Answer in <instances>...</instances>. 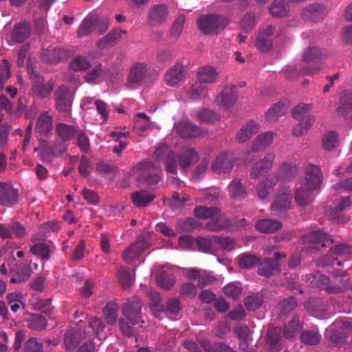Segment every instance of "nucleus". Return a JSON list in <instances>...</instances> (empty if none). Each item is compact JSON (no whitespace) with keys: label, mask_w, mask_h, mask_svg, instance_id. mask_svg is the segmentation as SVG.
<instances>
[{"label":"nucleus","mask_w":352,"mask_h":352,"mask_svg":"<svg viewBox=\"0 0 352 352\" xmlns=\"http://www.w3.org/2000/svg\"><path fill=\"white\" fill-rule=\"evenodd\" d=\"M215 241L225 250H231L235 247L234 241L229 237H217Z\"/></svg>","instance_id":"69168bd1"},{"label":"nucleus","mask_w":352,"mask_h":352,"mask_svg":"<svg viewBox=\"0 0 352 352\" xmlns=\"http://www.w3.org/2000/svg\"><path fill=\"white\" fill-rule=\"evenodd\" d=\"M7 300L12 311L16 312L25 307V298L19 292H12L8 294Z\"/></svg>","instance_id":"cd10ccee"},{"label":"nucleus","mask_w":352,"mask_h":352,"mask_svg":"<svg viewBox=\"0 0 352 352\" xmlns=\"http://www.w3.org/2000/svg\"><path fill=\"white\" fill-rule=\"evenodd\" d=\"M42 344L36 338L29 339L25 344V352H42Z\"/></svg>","instance_id":"338daca9"},{"label":"nucleus","mask_w":352,"mask_h":352,"mask_svg":"<svg viewBox=\"0 0 352 352\" xmlns=\"http://www.w3.org/2000/svg\"><path fill=\"white\" fill-rule=\"evenodd\" d=\"M301 328L300 321L298 318H295L287 324L285 329L282 331L283 336L287 338H292Z\"/></svg>","instance_id":"f704fd0d"},{"label":"nucleus","mask_w":352,"mask_h":352,"mask_svg":"<svg viewBox=\"0 0 352 352\" xmlns=\"http://www.w3.org/2000/svg\"><path fill=\"white\" fill-rule=\"evenodd\" d=\"M52 129V118L47 113H42L36 124V129L39 133H48Z\"/></svg>","instance_id":"e433bc0d"},{"label":"nucleus","mask_w":352,"mask_h":352,"mask_svg":"<svg viewBox=\"0 0 352 352\" xmlns=\"http://www.w3.org/2000/svg\"><path fill=\"white\" fill-rule=\"evenodd\" d=\"M259 129V124L256 122L254 120L248 121L239 130L236 135V140L239 142H245L256 134Z\"/></svg>","instance_id":"dca6fc26"},{"label":"nucleus","mask_w":352,"mask_h":352,"mask_svg":"<svg viewBox=\"0 0 352 352\" xmlns=\"http://www.w3.org/2000/svg\"><path fill=\"white\" fill-rule=\"evenodd\" d=\"M285 256V254L276 253L275 254V261L272 259L265 260L262 263V268L260 269L259 274L264 276L272 275L274 271H276L278 267L277 261Z\"/></svg>","instance_id":"393cba45"},{"label":"nucleus","mask_w":352,"mask_h":352,"mask_svg":"<svg viewBox=\"0 0 352 352\" xmlns=\"http://www.w3.org/2000/svg\"><path fill=\"white\" fill-rule=\"evenodd\" d=\"M66 149V146L64 144L60 143L57 146V148H54L52 150L50 148L47 146V143L45 141H40L39 146L38 148H35L34 151L40 153V155L41 159L43 161L50 160V155H58Z\"/></svg>","instance_id":"4be33fe9"},{"label":"nucleus","mask_w":352,"mask_h":352,"mask_svg":"<svg viewBox=\"0 0 352 352\" xmlns=\"http://www.w3.org/2000/svg\"><path fill=\"white\" fill-rule=\"evenodd\" d=\"M109 25V19L108 18H100L97 14H90L80 24L78 34L80 36H83L93 29L98 34H102L108 29Z\"/></svg>","instance_id":"39448f33"},{"label":"nucleus","mask_w":352,"mask_h":352,"mask_svg":"<svg viewBox=\"0 0 352 352\" xmlns=\"http://www.w3.org/2000/svg\"><path fill=\"white\" fill-rule=\"evenodd\" d=\"M211 219L212 220L206 224L209 230L219 231L226 228L228 225V220L224 216H218L217 214L214 217Z\"/></svg>","instance_id":"72a5a7b5"},{"label":"nucleus","mask_w":352,"mask_h":352,"mask_svg":"<svg viewBox=\"0 0 352 352\" xmlns=\"http://www.w3.org/2000/svg\"><path fill=\"white\" fill-rule=\"evenodd\" d=\"M57 132L63 140H67L73 135L74 129L65 124H59L57 126Z\"/></svg>","instance_id":"052dcab7"},{"label":"nucleus","mask_w":352,"mask_h":352,"mask_svg":"<svg viewBox=\"0 0 352 352\" xmlns=\"http://www.w3.org/2000/svg\"><path fill=\"white\" fill-rule=\"evenodd\" d=\"M277 182L276 176L270 175L263 179L257 187V195L261 199H266Z\"/></svg>","instance_id":"412c9836"},{"label":"nucleus","mask_w":352,"mask_h":352,"mask_svg":"<svg viewBox=\"0 0 352 352\" xmlns=\"http://www.w3.org/2000/svg\"><path fill=\"white\" fill-rule=\"evenodd\" d=\"M185 20H186V19L184 15H179L177 18V19L175 20V21L173 23V28L171 30V35L173 37L177 38L180 36V34L182 32L183 25L185 22Z\"/></svg>","instance_id":"e2e57ef3"},{"label":"nucleus","mask_w":352,"mask_h":352,"mask_svg":"<svg viewBox=\"0 0 352 352\" xmlns=\"http://www.w3.org/2000/svg\"><path fill=\"white\" fill-rule=\"evenodd\" d=\"M292 193L289 188L280 189L272 204V210L275 215H280L286 211L291 205Z\"/></svg>","instance_id":"9d476101"},{"label":"nucleus","mask_w":352,"mask_h":352,"mask_svg":"<svg viewBox=\"0 0 352 352\" xmlns=\"http://www.w3.org/2000/svg\"><path fill=\"white\" fill-rule=\"evenodd\" d=\"M310 109L311 107L309 104L303 103L299 104L294 108L292 116L296 120L306 121V117L311 116L308 115Z\"/></svg>","instance_id":"58836bf2"},{"label":"nucleus","mask_w":352,"mask_h":352,"mask_svg":"<svg viewBox=\"0 0 352 352\" xmlns=\"http://www.w3.org/2000/svg\"><path fill=\"white\" fill-rule=\"evenodd\" d=\"M154 156L158 160H164L166 171L172 174L177 173V166L185 170L199 159V155L192 148L186 149L179 155H175L166 146L158 147L155 151Z\"/></svg>","instance_id":"f257e3e1"},{"label":"nucleus","mask_w":352,"mask_h":352,"mask_svg":"<svg viewBox=\"0 0 352 352\" xmlns=\"http://www.w3.org/2000/svg\"><path fill=\"white\" fill-rule=\"evenodd\" d=\"M232 167L230 159L226 153H221L213 161L212 168L217 173H226Z\"/></svg>","instance_id":"b1692460"},{"label":"nucleus","mask_w":352,"mask_h":352,"mask_svg":"<svg viewBox=\"0 0 352 352\" xmlns=\"http://www.w3.org/2000/svg\"><path fill=\"white\" fill-rule=\"evenodd\" d=\"M61 51L58 49L45 50L41 58L45 62L57 63L61 59Z\"/></svg>","instance_id":"c03bdc74"},{"label":"nucleus","mask_w":352,"mask_h":352,"mask_svg":"<svg viewBox=\"0 0 352 352\" xmlns=\"http://www.w3.org/2000/svg\"><path fill=\"white\" fill-rule=\"evenodd\" d=\"M151 245V239L140 238L132 245L126 249L123 253V258L126 263L132 262L145 249Z\"/></svg>","instance_id":"9b49d317"},{"label":"nucleus","mask_w":352,"mask_h":352,"mask_svg":"<svg viewBox=\"0 0 352 352\" xmlns=\"http://www.w3.org/2000/svg\"><path fill=\"white\" fill-rule=\"evenodd\" d=\"M314 122L313 116L306 117L305 120H300L298 124H296L294 128V133L296 136H300L306 132Z\"/></svg>","instance_id":"79ce46f5"},{"label":"nucleus","mask_w":352,"mask_h":352,"mask_svg":"<svg viewBox=\"0 0 352 352\" xmlns=\"http://www.w3.org/2000/svg\"><path fill=\"white\" fill-rule=\"evenodd\" d=\"M287 106L283 102H279L278 104L272 106L267 113H266V117L269 120H273L278 116H280L285 113L287 111Z\"/></svg>","instance_id":"a19ab883"},{"label":"nucleus","mask_w":352,"mask_h":352,"mask_svg":"<svg viewBox=\"0 0 352 352\" xmlns=\"http://www.w3.org/2000/svg\"><path fill=\"white\" fill-rule=\"evenodd\" d=\"M223 289L225 294L232 298L238 297L241 293V288L239 283L228 284Z\"/></svg>","instance_id":"6e6d98bb"},{"label":"nucleus","mask_w":352,"mask_h":352,"mask_svg":"<svg viewBox=\"0 0 352 352\" xmlns=\"http://www.w3.org/2000/svg\"><path fill=\"white\" fill-rule=\"evenodd\" d=\"M195 226V221L193 219L189 218L179 221L177 225V228L180 232H190Z\"/></svg>","instance_id":"0e129e2a"},{"label":"nucleus","mask_w":352,"mask_h":352,"mask_svg":"<svg viewBox=\"0 0 352 352\" xmlns=\"http://www.w3.org/2000/svg\"><path fill=\"white\" fill-rule=\"evenodd\" d=\"M322 185V173L319 167L314 165L307 166L305 175L300 181L296 189L295 199L298 205L306 206L313 199L312 194Z\"/></svg>","instance_id":"f03ea898"},{"label":"nucleus","mask_w":352,"mask_h":352,"mask_svg":"<svg viewBox=\"0 0 352 352\" xmlns=\"http://www.w3.org/2000/svg\"><path fill=\"white\" fill-rule=\"evenodd\" d=\"M148 74V67L147 65L142 62H136L132 65L130 68L128 82L131 88H135L139 85L147 76Z\"/></svg>","instance_id":"1a4fd4ad"},{"label":"nucleus","mask_w":352,"mask_h":352,"mask_svg":"<svg viewBox=\"0 0 352 352\" xmlns=\"http://www.w3.org/2000/svg\"><path fill=\"white\" fill-rule=\"evenodd\" d=\"M320 336L317 332L305 331L300 336V340L307 344H315L319 342Z\"/></svg>","instance_id":"bf43d9fd"},{"label":"nucleus","mask_w":352,"mask_h":352,"mask_svg":"<svg viewBox=\"0 0 352 352\" xmlns=\"http://www.w3.org/2000/svg\"><path fill=\"white\" fill-rule=\"evenodd\" d=\"M32 254L42 258H48L50 257L49 248L43 243H38L31 248Z\"/></svg>","instance_id":"3c124183"},{"label":"nucleus","mask_w":352,"mask_h":352,"mask_svg":"<svg viewBox=\"0 0 352 352\" xmlns=\"http://www.w3.org/2000/svg\"><path fill=\"white\" fill-rule=\"evenodd\" d=\"M56 101L59 110L68 111L71 107L72 95L67 88L61 87L56 93Z\"/></svg>","instance_id":"aec40b11"},{"label":"nucleus","mask_w":352,"mask_h":352,"mask_svg":"<svg viewBox=\"0 0 352 352\" xmlns=\"http://www.w3.org/2000/svg\"><path fill=\"white\" fill-rule=\"evenodd\" d=\"M168 16V10L164 5L153 6L148 14V23L152 26H155L164 23Z\"/></svg>","instance_id":"a211bd4d"},{"label":"nucleus","mask_w":352,"mask_h":352,"mask_svg":"<svg viewBox=\"0 0 352 352\" xmlns=\"http://www.w3.org/2000/svg\"><path fill=\"white\" fill-rule=\"evenodd\" d=\"M177 133L184 138H195L203 135V131L189 120H184L175 124Z\"/></svg>","instance_id":"ddd939ff"},{"label":"nucleus","mask_w":352,"mask_h":352,"mask_svg":"<svg viewBox=\"0 0 352 352\" xmlns=\"http://www.w3.org/2000/svg\"><path fill=\"white\" fill-rule=\"evenodd\" d=\"M118 275L119 280L123 287H128L134 281L133 276L125 268L120 269Z\"/></svg>","instance_id":"4d7b16f0"},{"label":"nucleus","mask_w":352,"mask_h":352,"mask_svg":"<svg viewBox=\"0 0 352 352\" xmlns=\"http://www.w3.org/2000/svg\"><path fill=\"white\" fill-rule=\"evenodd\" d=\"M29 326L35 330H41L47 326L46 319L40 315H33L29 321Z\"/></svg>","instance_id":"5fc2aeb1"},{"label":"nucleus","mask_w":352,"mask_h":352,"mask_svg":"<svg viewBox=\"0 0 352 352\" xmlns=\"http://www.w3.org/2000/svg\"><path fill=\"white\" fill-rule=\"evenodd\" d=\"M218 212V210L214 208H208L204 206L197 207L194 211L197 217L203 219L213 218Z\"/></svg>","instance_id":"de8ad7c7"},{"label":"nucleus","mask_w":352,"mask_h":352,"mask_svg":"<svg viewBox=\"0 0 352 352\" xmlns=\"http://www.w3.org/2000/svg\"><path fill=\"white\" fill-rule=\"evenodd\" d=\"M273 138L274 133L272 132H266L258 135L253 142L251 151L257 152L264 149L272 142Z\"/></svg>","instance_id":"a878e982"},{"label":"nucleus","mask_w":352,"mask_h":352,"mask_svg":"<svg viewBox=\"0 0 352 352\" xmlns=\"http://www.w3.org/2000/svg\"><path fill=\"white\" fill-rule=\"evenodd\" d=\"M237 97L235 87L232 85H227L217 95L215 102L221 109L228 110L234 106Z\"/></svg>","instance_id":"0eeeda50"},{"label":"nucleus","mask_w":352,"mask_h":352,"mask_svg":"<svg viewBox=\"0 0 352 352\" xmlns=\"http://www.w3.org/2000/svg\"><path fill=\"white\" fill-rule=\"evenodd\" d=\"M282 224L278 221L270 219H262L257 221L256 229L261 232H272L279 230Z\"/></svg>","instance_id":"c756f323"},{"label":"nucleus","mask_w":352,"mask_h":352,"mask_svg":"<svg viewBox=\"0 0 352 352\" xmlns=\"http://www.w3.org/2000/svg\"><path fill=\"white\" fill-rule=\"evenodd\" d=\"M257 261L258 259L256 256L248 254L241 255L238 258L239 265L243 268H250L254 266Z\"/></svg>","instance_id":"864d4df0"},{"label":"nucleus","mask_w":352,"mask_h":352,"mask_svg":"<svg viewBox=\"0 0 352 352\" xmlns=\"http://www.w3.org/2000/svg\"><path fill=\"white\" fill-rule=\"evenodd\" d=\"M102 75L100 66H98L90 71L85 76L87 82L96 84L100 82Z\"/></svg>","instance_id":"680f3d73"},{"label":"nucleus","mask_w":352,"mask_h":352,"mask_svg":"<svg viewBox=\"0 0 352 352\" xmlns=\"http://www.w3.org/2000/svg\"><path fill=\"white\" fill-rule=\"evenodd\" d=\"M196 117L201 122L212 123L219 119V115L210 109H201L196 113Z\"/></svg>","instance_id":"4c0bfd02"},{"label":"nucleus","mask_w":352,"mask_h":352,"mask_svg":"<svg viewBox=\"0 0 352 352\" xmlns=\"http://www.w3.org/2000/svg\"><path fill=\"white\" fill-rule=\"evenodd\" d=\"M184 75V66L182 64L177 63L166 72L165 81L169 85H175L182 80Z\"/></svg>","instance_id":"6ab92c4d"},{"label":"nucleus","mask_w":352,"mask_h":352,"mask_svg":"<svg viewBox=\"0 0 352 352\" xmlns=\"http://www.w3.org/2000/svg\"><path fill=\"white\" fill-rule=\"evenodd\" d=\"M29 25L27 23H23L14 28L13 34L12 36V40L14 42H22L29 36Z\"/></svg>","instance_id":"473e14b6"},{"label":"nucleus","mask_w":352,"mask_h":352,"mask_svg":"<svg viewBox=\"0 0 352 352\" xmlns=\"http://www.w3.org/2000/svg\"><path fill=\"white\" fill-rule=\"evenodd\" d=\"M155 198V195L145 190H140L131 195V200L137 207H144Z\"/></svg>","instance_id":"bb28decb"},{"label":"nucleus","mask_w":352,"mask_h":352,"mask_svg":"<svg viewBox=\"0 0 352 352\" xmlns=\"http://www.w3.org/2000/svg\"><path fill=\"white\" fill-rule=\"evenodd\" d=\"M324 8L321 5H311L304 10L302 15L305 19L311 18L313 19H316L321 14L324 13Z\"/></svg>","instance_id":"c9c22d12"},{"label":"nucleus","mask_w":352,"mask_h":352,"mask_svg":"<svg viewBox=\"0 0 352 352\" xmlns=\"http://www.w3.org/2000/svg\"><path fill=\"white\" fill-rule=\"evenodd\" d=\"M230 195L232 197L239 198L245 194V188L237 179L233 180L228 186Z\"/></svg>","instance_id":"49530a36"},{"label":"nucleus","mask_w":352,"mask_h":352,"mask_svg":"<svg viewBox=\"0 0 352 352\" xmlns=\"http://www.w3.org/2000/svg\"><path fill=\"white\" fill-rule=\"evenodd\" d=\"M91 67L90 61L83 56H76L69 63V68L74 72H82Z\"/></svg>","instance_id":"7c9ffc66"},{"label":"nucleus","mask_w":352,"mask_h":352,"mask_svg":"<svg viewBox=\"0 0 352 352\" xmlns=\"http://www.w3.org/2000/svg\"><path fill=\"white\" fill-rule=\"evenodd\" d=\"M270 12L275 16H284L287 12V6L283 0H275L270 7Z\"/></svg>","instance_id":"37998d69"},{"label":"nucleus","mask_w":352,"mask_h":352,"mask_svg":"<svg viewBox=\"0 0 352 352\" xmlns=\"http://www.w3.org/2000/svg\"><path fill=\"white\" fill-rule=\"evenodd\" d=\"M118 310V307L116 304L113 302H109L107 304L104 309V314L107 322L110 324L116 322Z\"/></svg>","instance_id":"a18cd8bd"},{"label":"nucleus","mask_w":352,"mask_h":352,"mask_svg":"<svg viewBox=\"0 0 352 352\" xmlns=\"http://www.w3.org/2000/svg\"><path fill=\"white\" fill-rule=\"evenodd\" d=\"M296 172L297 167L296 164L290 162L283 163L279 169V175L285 179L293 177Z\"/></svg>","instance_id":"09e8293b"},{"label":"nucleus","mask_w":352,"mask_h":352,"mask_svg":"<svg viewBox=\"0 0 352 352\" xmlns=\"http://www.w3.org/2000/svg\"><path fill=\"white\" fill-rule=\"evenodd\" d=\"M201 84L196 82L189 88L188 94L192 100H202L208 96V88Z\"/></svg>","instance_id":"2f4dec72"},{"label":"nucleus","mask_w":352,"mask_h":352,"mask_svg":"<svg viewBox=\"0 0 352 352\" xmlns=\"http://www.w3.org/2000/svg\"><path fill=\"white\" fill-rule=\"evenodd\" d=\"M338 143V133L331 131L325 133L322 140V144L325 150L333 149Z\"/></svg>","instance_id":"ea45409f"},{"label":"nucleus","mask_w":352,"mask_h":352,"mask_svg":"<svg viewBox=\"0 0 352 352\" xmlns=\"http://www.w3.org/2000/svg\"><path fill=\"white\" fill-rule=\"evenodd\" d=\"M159 166L154 164L151 161H144L131 170V175L140 183L148 185L157 184L160 179V175L154 173Z\"/></svg>","instance_id":"7ed1b4c3"},{"label":"nucleus","mask_w":352,"mask_h":352,"mask_svg":"<svg viewBox=\"0 0 352 352\" xmlns=\"http://www.w3.org/2000/svg\"><path fill=\"white\" fill-rule=\"evenodd\" d=\"M138 119L135 122V129L140 132H144L151 127V123L148 121V117L144 113H138Z\"/></svg>","instance_id":"8fccbe9b"},{"label":"nucleus","mask_w":352,"mask_h":352,"mask_svg":"<svg viewBox=\"0 0 352 352\" xmlns=\"http://www.w3.org/2000/svg\"><path fill=\"white\" fill-rule=\"evenodd\" d=\"M27 67L30 78L33 81L32 91L38 96L44 98L47 96L52 89L50 82L44 83L42 77L39 76L34 70L30 62H27Z\"/></svg>","instance_id":"6e6552de"},{"label":"nucleus","mask_w":352,"mask_h":352,"mask_svg":"<svg viewBox=\"0 0 352 352\" xmlns=\"http://www.w3.org/2000/svg\"><path fill=\"white\" fill-rule=\"evenodd\" d=\"M228 23L229 20L226 16L214 14L203 16L198 20L199 28L205 34L218 33Z\"/></svg>","instance_id":"20e7f679"},{"label":"nucleus","mask_w":352,"mask_h":352,"mask_svg":"<svg viewBox=\"0 0 352 352\" xmlns=\"http://www.w3.org/2000/svg\"><path fill=\"white\" fill-rule=\"evenodd\" d=\"M148 296L152 301L151 305V309L154 316L158 317L160 313L162 311V307L158 305L160 297L157 292L155 291H150L148 292Z\"/></svg>","instance_id":"603ef678"},{"label":"nucleus","mask_w":352,"mask_h":352,"mask_svg":"<svg viewBox=\"0 0 352 352\" xmlns=\"http://www.w3.org/2000/svg\"><path fill=\"white\" fill-rule=\"evenodd\" d=\"M261 303V300L258 296H250L245 298V304L248 309L253 311L258 308Z\"/></svg>","instance_id":"774afa93"},{"label":"nucleus","mask_w":352,"mask_h":352,"mask_svg":"<svg viewBox=\"0 0 352 352\" xmlns=\"http://www.w3.org/2000/svg\"><path fill=\"white\" fill-rule=\"evenodd\" d=\"M141 307V303L136 297L126 303L124 314L131 324H135L140 321Z\"/></svg>","instance_id":"f8f14e48"},{"label":"nucleus","mask_w":352,"mask_h":352,"mask_svg":"<svg viewBox=\"0 0 352 352\" xmlns=\"http://www.w3.org/2000/svg\"><path fill=\"white\" fill-rule=\"evenodd\" d=\"M320 56L321 52L318 48L309 47L305 50L302 54V63L299 67L301 72L304 74L314 75L318 71H319L320 69L319 65H311L309 68H307L306 65L310 63L315 64L317 63L318 59H319Z\"/></svg>","instance_id":"423d86ee"},{"label":"nucleus","mask_w":352,"mask_h":352,"mask_svg":"<svg viewBox=\"0 0 352 352\" xmlns=\"http://www.w3.org/2000/svg\"><path fill=\"white\" fill-rule=\"evenodd\" d=\"M219 71L211 65H205L199 67L197 71V78L200 83L212 84L216 82Z\"/></svg>","instance_id":"4468645a"},{"label":"nucleus","mask_w":352,"mask_h":352,"mask_svg":"<svg viewBox=\"0 0 352 352\" xmlns=\"http://www.w3.org/2000/svg\"><path fill=\"white\" fill-rule=\"evenodd\" d=\"M17 190L12 188L8 184H0V202L7 206L13 205L17 201Z\"/></svg>","instance_id":"f3484780"},{"label":"nucleus","mask_w":352,"mask_h":352,"mask_svg":"<svg viewBox=\"0 0 352 352\" xmlns=\"http://www.w3.org/2000/svg\"><path fill=\"white\" fill-rule=\"evenodd\" d=\"M275 155L272 153H267L262 160L256 162L252 168L251 177L258 178L263 173L267 172L273 166Z\"/></svg>","instance_id":"2eb2a0df"},{"label":"nucleus","mask_w":352,"mask_h":352,"mask_svg":"<svg viewBox=\"0 0 352 352\" xmlns=\"http://www.w3.org/2000/svg\"><path fill=\"white\" fill-rule=\"evenodd\" d=\"M78 334V332L75 331L67 332L64 338V344L67 349H72L76 346L78 342L77 340Z\"/></svg>","instance_id":"13d9d810"},{"label":"nucleus","mask_w":352,"mask_h":352,"mask_svg":"<svg viewBox=\"0 0 352 352\" xmlns=\"http://www.w3.org/2000/svg\"><path fill=\"white\" fill-rule=\"evenodd\" d=\"M329 241H330L329 236L321 230L314 231L303 239L305 243H311L313 244V248H316L325 245V243Z\"/></svg>","instance_id":"5701e85b"},{"label":"nucleus","mask_w":352,"mask_h":352,"mask_svg":"<svg viewBox=\"0 0 352 352\" xmlns=\"http://www.w3.org/2000/svg\"><path fill=\"white\" fill-rule=\"evenodd\" d=\"M352 109V91L344 90L340 94V104L338 107V113L344 115Z\"/></svg>","instance_id":"c85d7f7f"}]
</instances>
